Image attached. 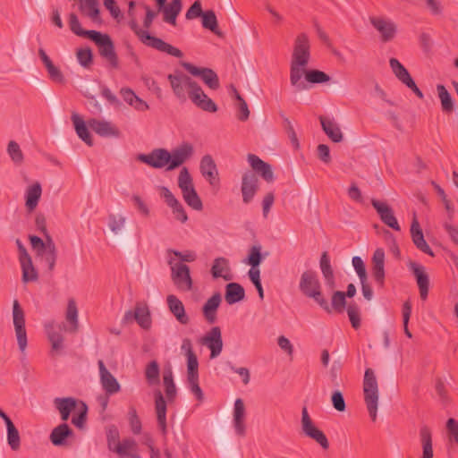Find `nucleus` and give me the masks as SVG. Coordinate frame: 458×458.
I'll list each match as a JSON object with an SVG mask.
<instances>
[{
	"label": "nucleus",
	"instance_id": "8fccbe9b",
	"mask_svg": "<svg viewBox=\"0 0 458 458\" xmlns=\"http://www.w3.org/2000/svg\"><path fill=\"white\" fill-rule=\"evenodd\" d=\"M7 429V443L13 451H17L21 447V437L17 428L13 422L6 424Z\"/></svg>",
	"mask_w": 458,
	"mask_h": 458
},
{
	"label": "nucleus",
	"instance_id": "6e6552de",
	"mask_svg": "<svg viewBox=\"0 0 458 458\" xmlns=\"http://www.w3.org/2000/svg\"><path fill=\"white\" fill-rule=\"evenodd\" d=\"M174 259H168V264L171 266V277L174 284L182 290L191 291L192 288V279L191 277L190 267L182 263L174 264Z\"/></svg>",
	"mask_w": 458,
	"mask_h": 458
},
{
	"label": "nucleus",
	"instance_id": "aec40b11",
	"mask_svg": "<svg viewBox=\"0 0 458 458\" xmlns=\"http://www.w3.org/2000/svg\"><path fill=\"white\" fill-rule=\"evenodd\" d=\"M155 397V409L157 413V426L163 436L167 434V425H166V401L165 400L160 390H156L154 392Z\"/></svg>",
	"mask_w": 458,
	"mask_h": 458
},
{
	"label": "nucleus",
	"instance_id": "09e8293b",
	"mask_svg": "<svg viewBox=\"0 0 458 458\" xmlns=\"http://www.w3.org/2000/svg\"><path fill=\"white\" fill-rule=\"evenodd\" d=\"M389 64L394 74L403 84L411 79L408 70L396 58H390Z\"/></svg>",
	"mask_w": 458,
	"mask_h": 458
},
{
	"label": "nucleus",
	"instance_id": "bf43d9fd",
	"mask_svg": "<svg viewBox=\"0 0 458 458\" xmlns=\"http://www.w3.org/2000/svg\"><path fill=\"white\" fill-rule=\"evenodd\" d=\"M7 152L11 159L16 164L21 165L23 162V154L16 141L11 140L7 146Z\"/></svg>",
	"mask_w": 458,
	"mask_h": 458
},
{
	"label": "nucleus",
	"instance_id": "a211bd4d",
	"mask_svg": "<svg viewBox=\"0 0 458 458\" xmlns=\"http://www.w3.org/2000/svg\"><path fill=\"white\" fill-rule=\"evenodd\" d=\"M409 268L412 271L420 290V295L422 300H426L428 294L429 278L425 271V267L414 261L409 263Z\"/></svg>",
	"mask_w": 458,
	"mask_h": 458
},
{
	"label": "nucleus",
	"instance_id": "f03ea898",
	"mask_svg": "<svg viewBox=\"0 0 458 458\" xmlns=\"http://www.w3.org/2000/svg\"><path fill=\"white\" fill-rule=\"evenodd\" d=\"M310 41L305 33L297 36L290 65V83L295 92L308 90L309 85L301 81L302 68L307 67L310 58Z\"/></svg>",
	"mask_w": 458,
	"mask_h": 458
},
{
	"label": "nucleus",
	"instance_id": "37998d69",
	"mask_svg": "<svg viewBox=\"0 0 458 458\" xmlns=\"http://www.w3.org/2000/svg\"><path fill=\"white\" fill-rule=\"evenodd\" d=\"M23 283L35 282L38 279V275L36 268L33 266L31 257L20 260Z\"/></svg>",
	"mask_w": 458,
	"mask_h": 458
},
{
	"label": "nucleus",
	"instance_id": "a878e982",
	"mask_svg": "<svg viewBox=\"0 0 458 458\" xmlns=\"http://www.w3.org/2000/svg\"><path fill=\"white\" fill-rule=\"evenodd\" d=\"M53 403L63 421H67L71 413L77 408L78 403L80 404V401L74 397H55Z\"/></svg>",
	"mask_w": 458,
	"mask_h": 458
},
{
	"label": "nucleus",
	"instance_id": "423d86ee",
	"mask_svg": "<svg viewBox=\"0 0 458 458\" xmlns=\"http://www.w3.org/2000/svg\"><path fill=\"white\" fill-rule=\"evenodd\" d=\"M89 39L98 46L99 55L109 63L112 68L117 69L119 67L118 55L109 35L94 30L90 33Z\"/></svg>",
	"mask_w": 458,
	"mask_h": 458
},
{
	"label": "nucleus",
	"instance_id": "c85d7f7f",
	"mask_svg": "<svg viewBox=\"0 0 458 458\" xmlns=\"http://www.w3.org/2000/svg\"><path fill=\"white\" fill-rule=\"evenodd\" d=\"M182 8V0H172L169 4H165L163 7L157 8V13H163V21L173 26L176 25V18Z\"/></svg>",
	"mask_w": 458,
	"mask_h": 458
},
{
	"label": "nucleus",
	"instance_id": "4468645a",
	"mask_svg": "<svg viewBox=\"0 0 458 458\" xmlns=\"http://www.w3.org/2000/svg\"><path fill=\"white\" fill-rule=\"evenodd\" d=\"M181 349L186 357L187 379L199 377V360L193 351L191 339L184 338L182 340Z\"/></svg>",
	"mask_w": 458,
	"mask_h": 458
},
{
	"label": "nucleus",
	"instance_id": "338daca9",
	"mask_svg": "<svg viewBox=\"0 0 458 458\" xmlns=\"http://www.w3.org/2000/svg\"><path fill=\"white\" fill-rule=\"evenodd\" d=\"M109 227L114 233H118L124 226L125 217L123 216L109 215Z\"/></svg>",
	"mask_w": 458,
	"mask_h": 458
},
{
	"label": "nucleus",
	"instance_id": "f704fd0d",
	"mask_svg": "<svg viewBox=\"0 0 458 458\" xmlns=\"http://www.w3.org/2000/svg\"><path fill=\"white\" fill-rule=\"evenodd\" d=\"M41 194L42 188L38 182L28 187L25 192V206L29 211H33L37 208Z\"/></svg>",
	"mask_w": 458,
	"mask_h": 458
},
{
	"label": "nucleus",
	"instance_id": "f3484780",
	"mask_svg": "<svg viewBox=\"0 0 458 458\" xmlns=\"http://www.w3.org/2000/svg\"><path fill=\"white\" fill-rule=\"evenodd\" d=\"M369 21L372 26L380 33L381 39L383 42H388L392 40L396 33L395 24L382 17H369Z\"/></svg>",
	"mask_w": 458,
	"mask_h": 458
},
{
	"label": "nucleus",
	"instance_id": "5701e85b",
	"mask_svg": "<svg viewBox=\"0 0 458 458\" xmlns=\"http://www.w3.org/2000/svg\"><path fill=\"white\" fill-rule=\"evenodd\" d=\"M248 161L252 170L259 174L266 182H273L275 180L271 165L254 154L248 155Z\"/></svg>",
	"mask_w": 458,
	"mask_h": 458
},
{
	"label": "nucleus",
	"instance_id": "864d4df0",
	"mask_svg": "<svg viewBox=\"0 0 458 458\" xmlns=\"http://www.w3.org/2000/svg\"><path fill=\"white\" fill-rule=\"evenodd\" d=\"M265 256L261 254V246L259 244L253 245L245 259V263L250 267H259Z\"/></svg>",
	"mask_w": 458,
	"mask_h": 458
},
{
	"label": "nucleus",
	"instance_id": "39448f33",
	"mask_svg": "<svg viewBox=\"0 0 458 458\" xmlns=\"http://www.w3.org/2000/svg\"><path fill=\"white\" fill-rule=\"evenodd\" d=\"M167 80L170 82L174 95L182 103L190 98L198 85L196 81L181 71H175L174 73L168 74Z\"/></svg>",
	"mask_w": 458,
	"mask_h": 458
},
{
	"label": "nucleus",
	"instance_id": "58836bf2",
	"mask_svg": "<svg viewBox=\"0 0 458 458\" xmlns=\"http://www.w3.org/2000/svg\"><path fill=\"white\" fill-rule=\"evenodd\" d=\"M320 269L322 275L325 278L326 284L329 289H334L335 287V280L334 276V271L332 266L330 264V259L327 251H324L320 257Z\"/></svg>",
	"mask_w": 458,
	"mask_h": 458
},
{
	"label": "nucleus",
	"instance_id": "a18cd8bd",
	"mask_svg": "<svg viewBox=\"0 0 458 458\" xmlns=\"http://www.w3.org/2000/svg\"><path fill=\"white\" fill-rule=\"evenodd\" d=\"M65 318L71 325L70 331L77 332L79 327L78 309L74 299L68 300Z\"/></svg>",
	"mask_w": 458,
	"mask_h": 458
},
{
	"label": "nucleus",
	"instance_id": "393cba45",
	"mask_svg": "<svg viewBox=\"0 0 458 458\" xmlns=\"http://www.w3.org/2000/svg\"><path fill=\"white\" fill-rule=\"evenodd\" d=\"M222 297L220 293H215L203 305L202 314L205 320L212 325L217 320V310L221 304Z\"/></svg>",
	"mask_w": 458,
	"mask_h": 458
},
{
	"label": "nucleus",
	"instance_id": "c9c22d12",
	"mask_svg": "<svg viewBox=\"0 0 458 458\" xmlns=\"http://www.w3.org/2000/svg\"><path fill=\"white\" fill-rule=\"evenodd\" d=\"M133 316L134 319L141 328L148 329L151 327L150 311L146 303L137 302Z\"/></svg>",
	"mask_w": 458,
	"mask_h": 458
},
{
	"label": "nucleus",
	"instance_id": "052dcab7",
	"mask_svg": "<svg viewBox=\"0 0 458 458\" xmlns=\"http://www.w3.org/2000/svg\"><path fill=\"white\" fill-rule=\"evenodd\" d=\"M88 406L87 404L80 401V408L78 414L72 418V423L79 428H82L87 420Z\"/></svg>",
	"mask_w": 458,
	"mask_h": 458
},
{
	"label": "nucleus",
	"instance_id": "5fc2aeb1",
	"mask_svg": "<svg viewBox=\"0 0 458 458\" xmlns=\"http://www.w3.org/2000/svg\"><path fill=\"white\" fill-rule=\"evenodd\" d=\"M345 306L346 297L344 292H334L331 299V310H334L335 312L342 313L344 310Z\"/></svg>",
	"mask_w": 458,
	"mask_h": 458
},
{
	"label": "nucleus",
	"instance_id": "69168bd1",
	"mask_svg": "<svg viewBox=\"0 0 458 458\" xmlns=\"http://www.w3.org/2000/svg\"><path fill=\"white\" fill-rule=\"evenodd\" d=\"M106 442L108 450L114 452L115 444L120 443V434L115 426H111L106 431Z\"/></svg>",
	"mask_w": 458,
	"mask_h": 458
},
{
	"label": "nucleus",
	"instance_id": "6ab92c4d",
	"mask_svg": "<svg viewBox=\"0 0 458 458\" xmlns=\"http://www.w3.org/2000/svg\"><path fill=\"white\" fill-rule=\"evenodd\" d=\"M100 383L106 394L108 395L118 393L121 389V386L117 379L111 374V372L106 368L103 360H98Z\"/></svg>",
	"mask_w": 458,
	"mask_h": 458
},
{
	"label": "nucleus",
	"instance_id": "6e6d98bb",
	"mask_svg": "<svg viewBox=\"0 0 458 458\" xmlns=\"http://www.w3.org/2000/svg\"><path fill=\"white\" fill-rule=\"evenodd\" d=\"M48 340L51 343L54 351H59L63 348L64 336L60 332L54 330L52 325L47 326Z\"/></svg>",
	"mask_w": 458,
	"mask_h": 458
},
{
	"label": "nucleus",
	"instance_id": "dca6fc26",
	"mask_svg": "<svg viewBox=\"0 0 458 458\" xmlns=\"http://www.w3.org/2000/svg\"><path fill=\"white\" fill-rule=\"evenodd\" d=\"M189 99L202 111L216 113L218 109L217 105L204 92L199 83Z\"/></svg>",
	"mask_w": 458,
	"mask_h": 458
},
{
	"label": "nucleus",
	"instance_id": "4be33fe9",
	"mask_svg": "<svg viewBox=\"0 0 458 458\" xmlns=\"http://www.w3.org/2000/svg\"><path fill=\"white\" fill-rule=\"evenodd\" d=\"M145 38L148 40L146 46L149 47H152L159 52L165 53L169 55L174 56L176 58H182L183 56V53L179 48L164 41L162 38H159L152 35H146Z\"/></svg>",
	"mask_w": 458,
	"mask_h": 458
},
{
	"label": "nucleus",
	"instance_id": "72a5a7b5",
	"mask_svg": "<svg viewBox=\"0 0 458 458\" xmlns=\"http://www.w3.org/2000/svg\"><path fill=\"white\" fill-rule=\"evenodd\" d=\"M244 298L245 290L242 285L238 283H229L225 285V299L229 305L242 301Z\"/></svg>",
	"mask_w": 458,
	"mask_h": 458
},
{
	"label": "nucleus",
	"instance_id": "b1692460",
	"mask_svg": "<svg viewBox=\"0 0 458 458\" xmlns=\"http://www.w3.org/2000/svg\"><path fill=\"white\" fill-rule=\"evenodd\" d=\"M88 124L92 131L101 137L118 138L120 136V131L110 122L92 118L88 121Z\"/></svg>",
	"mask_w": 458,
	"mask_h": 458
},
{
	"label": "nucleus",
	"instance_id": "473e14b6",
	"mask_svg": "<svg viewBox=\"0 0 458 458\" xmlns=\"http://www.w3.org/2000/svg\"><path fill=\"white\" fill-rule=\"evenodd\" d=\"M163 385L167 402L172 403L177 395V389L174 381L172 368L169 366L163 370Z\"/></svg>",
	"mask_w": 458,
	"mask_h": 458
},
{
	"label": "nucleus",
	"instance_id": "20e7f679",
	"mask_svg": "<svg viewBox=\"0 0 458 458\" xmlns=\"http://www.w3.org/2000/svg\"><path fill=\"white\" fill-rule=\"evenodd\" d=\"M363 395L369 417L373 421H375L377 420L378 405V386L372 369H367L365 370Z\"/></svg>",
	"mask_w": 458,
	"mask_h": 458
},
{
	"label": "nucleus",
	"instance_id": "ddd939ff",
	"mask_svg": "<svg viewBox=\"0 0 458 458\" xmlns=\"http://www.w3.org/2000/svg\"><path fill=\"white\" fill-rule=\"evenodd\" d=\"M371 205L376 209L381 221L394 231H400V225L394 216L393 208L386 203L376 199H371Z\"/></svg>",
	"mask_w": 458,
	"mask_h": 458
},
{
	"label": "nucleus",
	"instance_id": "603ef678",
	"mask_svg": "<svg viewBox=\"0 0 458 458\" xmlns=\"http://www.w3.org/2000/svg\"><path fill=\"white\" fill-rule=\"evenodd\" d=\"M69 25L71 30L79 37L89 38L90 33L94 32V30H83L77 15L74 13H72L69 15Z\"/></svg>",
	"mask_w": 458,
	"mask_h": 458
},
{
	"label": "nucleus",
	"instance_id": "c03bdc74",
	"mask_svg": "<svg viewBox=\"0 0 458 458\" xmlns=\"http://www.w3.org/2000/svg\"><path fill=\"white\" fill-rule=\"evenodd\" d=\"M202 26L204 29L209 30L218 37H223V33L218 28V22L216 13L213 10H207L203 13Z\"/></svg>",
	"mask_w": 458,
	"mask_h": 458
},
{
	"label": "nucleus",
	"instance_id": "bb28decb",
	"mask_svg": "<svg viewBox=\"0 0 458 458\" xmlns=\"http://www.w3.org/2000/svg\"><path fill=\"white\" fill-rule=\"evenodd\" d=\"M411 238H412V242H413L414 245L420 251H422L431 257L435 256L431 248L428 246V244L425 241L422 230H421L420 225L416 218H414L412 220V223L411 225Z\"/></svg>",
	"mask_w": 458,
	"mask_h": 458
},
{
	"label": "nucleus",
	"instance_id": "1a4fd4ad",
	"mask_svg": "<svg viewBox=\"0 0 458 458\" xmlns=\"http://www.w3.org/2000/svg\"><path fill=\"white\" fill-rule=\"evenodd\" d=\"M13 319L19 349L23 352L27 347V332L25 328V315L17 300L13 304Z\"/></svg>",
	"mask_w": 458,
	"mask_h": 458
},
{
	"label": "nucleus",
	"instance_id": "e433bc0d",
	"mask_svg": "<svg viewBox=\"0 0 458 458\" xmlns=\"http://www.w3.org/2000/svg\"><path fill=\"white\" fill-rule=\"evenodd\" d=\"M437 96L444 114H450L454 111L455 102L443 84L437 85Z\"/></svg>",
	"mask_w": 458,
	"mask_h": 458
},
{
	"label": "nucleus",
	"instance_id": "680f3d73",
	"mask_svg": "<svg viewBox=\"0 0 458 458\" xmlns=\"http://www.w3.org/2000/svg\"><path fill=\"white\" fill-rule=\"evenodd\" d=\"M347 314L354 329H358L360 327V308L356 303L349 304L347 308Z\"/></svg>",
	"mask_w": 458,
	"mask_h": 458
},
{
	"label": "nucleus",
	"instance_id": "f8f14e48",
	"mask_svg": "<svg viewBox=\"0 0 458 458\" xmlns=\"http://www.w3.org/2000/svg\"><path fill=\"white\" fill-rule=\"evenodd\" d=\"M259 190V179L252 171H247L242 174L241 191L242 195V202L249 204L252 201L254 196Z\"/></svg>",
	"mask_w": 458,
	"mask_h": 458
},
{
	"label": "nucleus",
	"instance_id": "13d9d810",
	"mask_svg": "<svg viewBox=\"0 0 458 458\" xmlns=\"http://www.w3.org/2000/svg\"><path fill=\"white\" fill-rule=\"evenodd\" d=\"M128 420L131 432L139 435L141 432L142 425L135 407L131 406L128 411Z\"/></svg>",
	"mask_w": 458,
	"mask_h": 458
},
{
	"label": "nucleus",
	"instance_id": "9b49d317",
	"mask_svg": "<svg viewBox=\"0 0 458 458\" xmlns=\"http://www.w3.org/2000/svg\"><path fill=\"white\" fill-rule=\"evenodd\" d=\"M200 344L210 350V359H215L220 355L223 350V339L219 327H213L200 339Z\"/></svg>",
	"mask_w": 458,
	"mask_h": 458
},
{
	"label": "nucleus",
	"instance_id": "ea45409f",
	"mask_svg": "<svg viewBox=\"0 0 458 458\" xmlns=\"http://www.w3.org/2000/svg\"><path fill=\"white\" fill-rule=\"evenodd\" d=\"M137 443L131 437H125L122 442L115 444L114 453L120 458H129L136 454Z\"/></svg>",
	"mask_w": 458,
	"mask_h": 458
},
{
	"label": "nucleus",
	"instance_id": "0e129e2a",
	"mask_svg": "<svg viewBox=\"0 0 458 458\" xmlns=\"http://www.w3.org/2000/svg\"><path fill=\"white\" fill-rule=\"evenodd\" d=\"M178 186L182 190V192L190 187H194L192 178L186 167H182L178 176Z\"/></svg>",
	"mask_w": 458,
	"mask_h": 458
},
{
	"label": "nucleus",
	"instance_id": "7ed1b4c3",
	"mask_svg": "<svg viewBox=\"0 0 458 458\" xmlns=\"http://www.w3.org/2000/svg\"><path fill=\"white\" fill-rule=\"evenodd\" d=\"M299 288L303 295L313 299L321 309L331 313L330 305L322 293L321 284L315 271L306 270L301 274Z\"/></svg>",
	"mask_w": 458,
	"mask_h": 458
},
{
	"label": "nucleus",
	"instance_id": "49530a36",
	"mask_svg": "<svg viewBox=\"0 0 458 458\" xmlns=\"http://www.w3.org/2000/svg\"><path fill=\"white\" fill-rule=\"evenodd\" d=\"M183 199L194 210H202L203 204L194 187H190L182 192Z\"/></svg>",
	"mask_w": 458,
	"mask_h": 458
},
{
	"label": "nucleus",
	"instance_id": "a19ab883",
	"mask_svg": "<svg viewBox=\"0 0 458 458\" xmlns=\"http://www.w3.org/2000/svg\"><path fill=\"white\" fill-rule=\"evenodd\" d=\"M72 121L73 123L77 135L88 146L93 145L92 136L88 130V127L83 119L76 113L72 114Z\"/></svg>",
	"mask_w": 458,
	"mask_h": 458
},
{
	"label": "nucleus",
	"instance_id": "3c124183",
	"mask_svg": "<svg viewBox=\"0 0 458 458\" xmlns=\"http://www.w3.org/2000/svg\"><path fill=\"white\" fill-rule=\"evenodd\" d=\"M85 8L88 9V12L86 13L87 16H89L92 21H100V11L98 0H84L80 5V10L84 12Z\"/></svg>",
	"mask_w": 458,
	"mask_h": 458
},
{
	"label": "nucleus",
	"instance_id": "9d476101",
	"mask_svg": "<svg viewBox=\"0 0 458 458\" xmlns=\"http://www.w3.org/2000/svg\"><path fill=\"white\" fill-rule=\"evenodd\" d=\"M181 65L192 76L199 77L210 89L216 90L219 89V78L214 70L208 67H197L187 62L181 63Z\"/></svg>",
	"mask_w": 458,
	"mask_h": 458
},
{
	"label": "nucleus",
	"instance_id": "de8ad7c7",
	"mask_svg": "<svg viewBox=\"0 0 458 458\" xmlns=\"http://www.w3.org/2000/svg\"><path fill=\"white\" fill-rule=\"evenodd\" d=\"M145 377L149 386H157L159 384L160 369L157 360H152L147 365Z\"/></svg>",
	"mask_w": 458,
	"mask_h": 458
},
{
	"label": "nucleus",
	"instance_id": "412c9836",
	"mask_svg": "<svg viewBox=\"0 0 458 458\" xmlns=\"http://www.w3.org/2000/svg\"><path fill=\"white\" fill-rule=\"evenodd\" d=\"M145 38L148 40L146 46L149 47H152L159 52L165 53L169 55L174 56L176 58H182L183 56V53L179 48L164 41L162 38H159L152 35H146Z\"/></svg>",
	"mask_w": 458,
	"mask_h": 458
},
{
	"label": "nucleus",
	"instance_id": "7c9ffc66",
	"mask_svg": "<svg viewBox=\"0 0 458 458\" xmlns=\"http://www.w3.org/2000/svg\"><path fill=\"white\" fill-rule=\"evenodd\" d=\"M319 120L324 132L333 142L338 143L343 140L340 126L334 120L324 116H320Z\"/></svg>",
	"mask_w": 458,
	"mask_h": 458
},
{
	"label": "nucleus",
	"instance_id": "2eb2a0df",
	"mask_svg": "<svg viewBox=\"0 0 458 458\" xmlns=\"http://www.w3.org/2000/svg\"><path fill=\"white\" fill-rule=\"evenodd\" d=\"M371 275L378 288L385 286V251L383 249H377L372 256Z\"/></svg>",
	"mask_w": 458,
	"mask_h": 458
},
{
	"label": "nucleus",
	"instance_id": "774afa93",
	"mask_svg": "<svg viewBox=\"0 0 458 458\" xmlns=\"http://www.w3.org/2000/svg\"><path fill=\"white\" fill-rule=\"evenodd\" d=\"M331 402L333 407L338 411H344L346 409L345 401L343 393L339 390H335L332 393Z\"/></svg>",
	"mask_w": 458,
	"mask_h": 458
},
{
	"label": "nucleus",
	"instance_id": "c756f323",
	"mask_svg": "<svg viewBox=\"0 0 458 458\" xmlns=\"http://www.w3.org/2000/svg\"><path fill=\"white\" fill-rule=\"evenodd\" d=\"M245 405L241 398H237L234 402L233 408V427L235 432L239 436L245 435Z\"/></svg>",
	"mask_w": 458,
	"mask_h": 458
},
{
	"label": "nucleus",
	"instance_id": "2f4dec72",
	"mask_svg": "<svg viewBox=\"0 0 458 458\" xmlns=\"http://www.w3.org/2000/svg\"><path fill=\"white\" fill-rule=\"evenodd\" d=\"M73 436V430L66 423L55 427L50 434V441L55 446H62L66 444V438Z\"/></svg>",
	"mask_w": 458,
	"mask_h": 458
},
{
	"label": "nucleus",
	"instance_id": "0eeeda50",
	"mask_svg": "<svg viewBox=\"0 0 458 458\" xmlns=\"http://www.w3.org/2000/svg\"><path fill=\"white\" fill-rule=\"evenodd\" d=\"M301 430L303 434L316 441L324 450L329 448V442L322 430L318 428L312 421L306 406L301 410Z\"/></svg>",
	"mask_w": 458,
	"mask_h": 458
},
{
	"label": "nucleus",
	"instance_id": "4d7b16f0",
	"mask_svg": "<svg viewBox=\"0 0 458 458\" xmlns=\"http://www.w3.org/2000/svg\"><path fill=\"white\" fill-rule=\"evenodd\" d=\"M228 265V260L225 258L220 257L214 260L211 267V274L213 277L218 278L223 277L225 280H230L231 278L227 276H223L222 272Z\"/></svg>",
	"mask_w": 458,
	"mask_h": 458
},
{
	"label": "nucleus",
	"instance_id": "4c0bfd02",
	"mask_svg": "<svg viewBox=\"0 0 458 458\" xmlns=\"http://www.w3.org/2000/svg\"><path fill=\"white\" fill-rule=\"evenodd\" d=\"M301 81H304L310 88V84H320L329 81L330 77L320 70H307L306 67H304L302 68Z\"/></svg>",
	"mask_w": 458,
	"mask_h": 458
},
{
	"label": "nucleus",
	"instance_id": "cd10ccee",
	"mask_svg": "<svg viewBox=\"0 0 458 458\" xmlns=\"http://www.w3.org/2000/svg\"><path fill=\"white\" fill-rule=\"evenodd\" d=\"M166 303L170 312L175 317L178 322L182 325H187L190 322V318L185 312L182 301L175 295H168L166 298Z\"/></svg>",
	"mask_w": 458,
	"mask_h": 458
},
{
	"label": "nucleus",
	"instance_id": "e2e57ef3",
	"mask_svg": "<svg viewBox=\"0 0 458 458\" xmlns=\"http://www.w3.org/2000/svg\"><path fill=\"white\" fill-rule=\"evenodd\" d=\"M78 62L80 64L85 68H88L91 65L93 62V54L90 48H80L76 53Z\"/></svg>",
	"mask_w": 458,
	"mask_h": 458
},
{
	"label": "nucleus",
	"instance_id": "f257e3e1",
	"mask_svg": "<svg viewBox=\"0 0 458 458\" xmlns=\"http://www.w3.org/2000/svg\"><path fill=\"white\" fill-rule=\"evenodd\" d=\"M193 147L191 143L184 142L172 151L166 148H154L148 154H138L136 159L155 169L166 166L167 171L174 170L184 164L193 155Z\"/></svg>",
	"mask_w": 458,
	"mask_h": 458
},
{
	"label": "nucleus",
	"instance_id": "79ce46f5",
	"mask_svg": "<svg viewBox=\"0 0 458 458\" xmlns=\"http://www.w3.org/2000/svg\"><path fill=\"white\" fill-rule=\"evenodd\" d=\"M420 439L422 446V456L420 458H433L432 435L427 425L420 427Z\"/></svg>",
	"mask_w": 458,
	"mask_h": 458
}]
</instances>
